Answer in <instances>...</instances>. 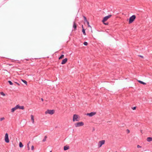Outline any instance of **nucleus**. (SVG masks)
Masks as SVG:
<instances>
[{"label":"nucleus","mask_w":152,"mask_h":152,"mask_svg":"<svg viewBox=\"0 0 152 152\" xmlns=\"http://www.w3.org/2000/svg\"><path fill=\"white\" fill-rule=\"evenodd\" d=\"M111 16V15H109L107 16H106L104 18L103 20H102V22L105 25H107L108 24V23H105V22L107 21L108 19L110 18Z\"/></svg>","instance_id":"f257e3e1"},{"label":"nucleus","mask_w":152,"mask_h":152,"mask_svg":"<svg viewBox=\"0 0 152 152\" xmlns=\"http://www.w3.org/2000/svg\"><path fill=\"white\" fill-rule=\"evenodd\" d=\"M135 18L136 16L134 15L130 17L129 18V23L130 24L132 23L134 21Z\"/></svg>","instance_id":"f03ea898"},{"label":"nucleus","mask_w":152,"mask_h":152,"mask_svg":"<svg viewBox=\"0 0 152 152\" xmlns=\"http://www.w3.org/2000/svg\"><path fill=\"white\" fill-rule=\"evenodd\" d=\"M54 112L55 111L54 110H48L45 112V113L46 114H48L52 115L54 113Z\"/></svg>","instance_id":"7ed1b4c3"},{"label":"nucleus","mask_w":152,"mask_h":152,"mask_svg":"<svg viewBox=\"0 0 152 152\" xmlns=\"http://www.w3.org/2000/svg\"><path fill=\"white\" fill-rule=\"evenodd\" d=\"M105 142V140H102L99 141L97 144L98 147V148H100L102 145L104 144Z\"/></svg>","instance_id":"20e7f679"},{"label":"nucleus","mask_w":152,"mask_h":152,"mask_svg":"<svg viewBox=\"0 0 152 152\" xmlns=\"http://www.w3.org/2000/svg\"><path fill=\"white\" fill-rule=\"evenodd\" d=\"M84 123L83 122H80L77 123L75 124V126L76 127L82 126L84 125Z\"/></svg>","instance_id":"39448f33"},{"label":"nucleus","mask_w":152,"mask_h":152,"mask_svg":"<svg viewBox=\"0 0 152 152\" xmlns=\"http://www.w3.org/2000/svg\"><path fill=\"white\" fill-rule=\"evenodd\" d=\"M79 116L78 115L76 114L74 115L73 117V121H78Z\"/></svg>","instance_id":"423d86ee"},{"label":"nucleus","mask_w":152,"mask_h":152,"mask_svg":"<svg viewBox=\"0 0 152 152\" xmlns=\"http://www.w3.org/2000/svg\"><path fill=\"white\" fill-rule=\"evenodd\" d=\"M5 142L7 143H8L9 142V140L8 137V134L7 133H6L5 134Z\"/></svg>","instance_id":"0eeeda50"},{"label":"nucleus","mask_w":152,"mask_h":152,"mask_svg":"<svg viewBox=\"0 0 152 152\" xmlns=\"http://www.w3.org/2000/svg\"><path fill=\"white\" fill-rule=\"evenodd\" d=\"M96 113L95 112H92L90 113H88L86 115H88L90 117H91L96 114Z\"/></svg>","instance_id":"6e6552de"},{"label":"nucleus","mask_w":152,"mask_h":152,"mask_svg":"<svg viewBox=\"0 0 152 152\" xmlns=\"http://www.w3.org/2000/svg\"><path fill=\"white\" fill-rule=\"evenodd\" d=\"M17 109L23 110L24 109V107L23 106H20L19 104L16 105Z\"/></svg>","instance_id":"1a4fd4ad"},{"label":"nucleus","mask_w":152,"mask_h":152,"mask_svg":"<svg viewBox=\"0 0 152 152\" xmlns=\"http://www.w3.org/2000/svg\"><path fill=\"white\" fill-rule=\"evenodd\" d=\"M67 61V59L66 58L63 59L61 62V64H65Z\"/></svg>","instance_id":"9d476101"},{"label":"nucleus","mask_w":152,"mask_h":152,"mask_svg":"<svg viewBox=\"0 0 152 152\" xmlns=\"http://www.w3.org/2000/svg\"><path fill=\"white\" fill-rule=\"evenodd\" d=\"M73 27L74 28V30H76L77 29V25L75 22H73Z\"/></svg>","instance_id":"9b49d317"},{"label":"nucleus","mask_w":152,"mask_h":152,"mask_svg":"<svg viewBox=\"0 0 152 152\" xmlns=\"http://www.w3.org/2000/svg\"><path fill=\"white\" fill-rule=\"evenodd\" d=\"M31 120L32 121V122L33 124H34V116L32 115H31Z\"/></svg>","instance_id":"f8f14e48"},{"label":"nucleus","mask_w":152,"mask_h":152,"mask_svg":"<svg viewBox=\"0 0 152 152\" xmlns=\"http://www.w3.org/2000/svg\"><path fill=\"white\" fill-rule=\"evenodd\" d=\"M17 109H17V106H16L15 107L12 108L11 109V112H14Z\"/></svg>","instance_id":"ddd939ff"},{"label":"nucleus","mask_w":152,"mask_h":152,"mask_svg":"<svg viewBox=\"0 0 152 152\" xmlns=\"http://www.w3.org/2000/svg\"><path fill=\"white\" fill-rule=\"evenodd\" d=\"M82 32H83V34L84 35H86V33L85 32V29L83 28V26H82Z\"/></svg>","instance_id":"4468645a"},{"label":"nucleus","mask_w":152,"mask_h":152,"mask_svg":"<svg viewBox=\"0 0 152 152\" xmlns=\"http://www.w3.org/2000/svg\"><path fill=\"white\" fill-rule=\"evenodd\" d=\"M147 140L148 142H150L152 141V137H148L147 138Z\"/></svg>","instance_id":"2eb2a0df"},{"label":"nucleus","mask_w":152,"mask_h":152,"mask_svg":"<svg viewBox=\"0 0 152 152\" xmlns=\"http://www.w3.org/2000/svg\"><path fill=\"white\" fill-rule=\"evenodd\" d=\"M69 147L67 146H65L64 147V150L65 151L69 149Z\"/></svg>","instance_id":"dca6fc26"},{"label":"nucleus","mask_w":152,"mask_h":152,"mask_svg":"<svg viewBox=\"0 0 152 152\" xmlns=\"http://www.w3.org/2000/svg\"><path fill=\"white\" fill-rule=\"evenodd\" d=\"M138 82L139 83H141V84H143V85H145V84H146V83H144V82H142V81H140V80H138Z\"/></svg>","instance_id":"f3484780"},{"label":"nucleus","mask_w":152,"mask_h":152,"mask_svg":"<svg viewBox=\"0 0 152 152\" xmlns=\"http://www.w3.org/2000/svg\"><path fill=\"white\" fill-rule=\"evenodd\" d=\"M47 137L46 136H45L44 137V138L42 140L43 142H45L46 141V139L47 138Z\"/></svg>","instance_id":"a211bd4d"},{"label":"nucleus","mask_w":152,"mask_h":152,"mask_svg":"<svg viewBox=\"0 0 152 152\" xmlns=\"http://www.w3.org/2000/svg\"><path fill=\"white\" fill-rule=\"evenodd\" d=\"M64 57V55H61V56L59 57L58 59L59 60L61 59L62 58H63Z\"/></svg>","instance_id":"6ab92c4d"},{"label":"nucleus","mask_w":152,"mask_h":152,"mask_svg":"<svg viewBox=\"0 0 152 152\" xmlns=\"http://www.w3.org/2000/svg\"><path fill=\"white\" fill-rule=\"evenodd\" d=\"M21 81L23 82L24 83H25L26 85H27V81L21 79Z\"/></svg>","instance_id":"aec40b11"},{"label":"nucleus","mask_w":152,"mask_h":152,"mask_svg":"<svg viewBox=\"0 0 152 152\" xmlns=\"http://www.w3.org/2000/svg\"><path fill=\"white\" fill-rule=\"evenodd\" d=\"M23 145L22 143L21 142H19V147H20L22 148V147H23Z\"/></svg>","instance_id":"412c9836"},{"label":"nucleus","mask_w":152,"mask_h":152,"mask_svg":"<svg viewBox=\"0 0 152 152\" xmlns=\"http://www.w3.org/2000/svg\"><path fill=\"white\" fill-rule=\"evenodd\" d=\"M0 94L1 95H2L3 96H5V94L3 92H1L0 93Z\"/></svg>","instance_id":"4be33fe9"},{"label":"nucleus","mask_w":152,"mask_h":152,"mask_svg":"<svg viewBox=\"0 0 152 152\" xmlns=\"http://www.w3.org/2000/svg\"><path fill=\"white\" fill-rule=\"evenodd\" d=\"M83 18H84V21L85 22H86L87 21H88V20H87V19L86 18V17L84 16H83Z\"/></svg>","instance_id":"5701e85b"},{"label":"nucleus","mask_w":152,"mask_h":152,"mask_svg":"<svg viewBox=\"0 0 152 152\" xmlns=\"http://www.w3.org/2000/svg\"><path fill=\"white\" fill-rule=\"evenodd\" d=\"M84 45H85L86 46L88 45V43L86 42H85L83 43Z\"/></svg>","instance_id":"b1692460"},{"label":"nucleus","mask_w":152,"mask_h":152,"mask_svg":"<svg viewBox=\"0 0 152 152\" xmlns=\"http://www.w3.org/2000/svg\"><path fill=\"white\" fill-rule=\"evenodd\" d=\"M8 83H9L10 84V85H13L12 83V82L11 81H8Z\"/></svg>","instance_id":"393cba45"},{"label":"nucleus","mask_w":152,"mask_h":152,"mask_svg":"<svg viewBox=\"0 0 152 152\" xmlns=\"http://www.w3.org/2000/svg\"><path fill=\"white\" fill-rule=\"evenodd\" d=\"M4 119L5 118L4 117L1 118H0V121H1L4 120Z\"/></svg>","instance_id":"a878e982"},{"label":"nucleus","mask_w":152,"mask_h":152,"mask_svg":"<svg viewBox=\"0 0 152 152\" xmlns=\"http://www.w3.org/2000/svg\"><path fill=\"white\" fill-rule=\"evenodd\" d=\"M29 143H30V142L27 144V146H28V150H29V149H30V148H29Z\"/></svg>","instance_id":"bb28decb"},{"label":"nucleus","mask_w":152,"mask_h":152,"mask_svg":"<svg viewBox=\"0 0 152 152\" xmlns=\"http://www.w3.org/2000/svg\"><path fill=\"white\" fill-rule=\"evenodd\" d=\"M86 22L87 23V24H88V27L90 26L89 25V22L88 21H87V22Z\"/></svg>","instance_id":"cd10ccee"},{"label":"nucleus","mask_w":152,"mask_h":152,"mask_svg":"<svg viewBox=\"0 0 152 152\" xmlns=\"http://www.w3.org/2000/svg\"><path fill=\"white\" fill-rule=\"evenodd\" d=\"M34 149V146L33 145H32L31 147V150H33Z\"/></svg>","instance_id":"c85d7f7f"},{"label":"nucleus","mask_w":152,"mask_h":152,"mask_svg":"<svg viewBox=\"0 0 152 152\" xmlns=\"http://www.w3.org/2000/svg\"><path fill=\"white\" fill-rule=\"evenodd\" d=\"M137 148H141V146H140L139 145H137Z\"/></svg>","instance_id":"c756f323"},{"label":"nucleus","mask_w":152,"mask_h":152,"mask_svg":"<svg viewBox=\"0 0 152 152\" xmlns=\"http://www.w3.org/2000/svg\"><path fill=\"white\" fill-rule=\"evenodd\" d=\"M136 107H133L132 108V109L133 110H135L136 109Z\"/></svg>","instance_id":"7c9ffc66"},{"label":"nucleus","mask_w":152,"mask_h":152,"mask_svg":"<svg viewBox=\"0 0 152 152\" xmlns=\"http://www.w3.org/2000/svg\"><path fill=\"white\" fill-rule=\"evenodd\" d=\"M15 83H16V84H17L18 86H20V84L19 83H17V82H16Z\"/></svg>","instance_id":"2f4dec72"},{"label":"nucleus","mask_w":152,"mask_h":152,"mask_svg":"<svg viewBox=\"0 0 152 152\" xmlns=\"http://www.w3.org/2000/svg\"><path fill=\"white\" fill-rule=\"evenodd\" d=\"M127 132H128V133H129L130 131H129V130L127 129Z\"/></svg>","instance_id":"473e14b6"},{"label":"nucleus","mask_w":152,"mask_h":152,"mask_svg":"<svg viewBox=\"0 0 152 152\" xmlns=\"http://www.w3.org/2000/svg\"><path fill=\"white\" fill-rule=\"evenodd\" d=\"M41 100L42 101H43V99H42V98L41 99Z\"/></svg>","instance_id":"72a5a7b5"},{"label":"nucleus","mask_w":152,"mask_h":152,"mask_svg":"<svg viewBox=\"0 0 152 152\" xmlns=\"http://www.w3.org/2000/svg\"><path fill=\"white\" fill-rule=\"evenodd\" d=\"M140 56V57H141L142 58H143V57L142 56Z\"/></svg>","instance_id":"f704fd0d"},{"label":"nucleus","mask_w":152,"mask_h":152,"mask_svg":"<svg viewBox=\"0 0 152 152\" xmlns=\"http://www.w3.org/2000/svg\"><path fill=\"white\" fill-rule=\"evenodd\" d=\"M115 152H117V151H116Z\"/></svg>","instance_id":"c9c22d12"}]
</instances>
